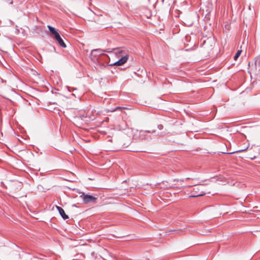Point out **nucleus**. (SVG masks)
Wrapping results in <instances>:
<instances>
[{
    "instance_id": "1",
    "label": "nucleus",
    "mask_w": 260,
    "mask_h": 260,
    "mask_svg": "<svg viewBox=\"0 0 260 260\" xmlns=\"http://www.w3.org/2000/svg\"><path fill=\"white\" fill-rule=\"evenodd\" d=\"M112 52V50H109L108 49L106 50H103L101 49H93L91 51V58L92 60H95L96 59V58L102 55L103 54V52H108V53H111Z\"/></svg>"
},
{
    "instance_id": "2",
    "label": "nucleus",
    "mask_w": 260,
    "mask_h": 260,
    "mask_svg": "<svg viewBox=\"0 0 260 260\" xmlns=\"http://www.w3.org/2000/svg\"><path fill=\"white\" fill-rule=\"evenodd\" d=\"M85 204L91 203L95 201L96 198L92 196L82 193L80 197Z\"/></svg>"
},
{
    "instance_id": "3",
    "label": "nucleus",
    "mask_w": 260,
    "mask_h": 260,
    "mask_svg": "<svg viewBox=\"0 0 260 260\" xmlns=\"http://www.w3.org/2000/svg\"><path fill=\"white\" fill-rule=\"evenodd\" d=\"M128 58V55L127 54H125L119 60L114 63L113 64L115 66H121L127 61Z\"/></svg>"
},
{
    "instance_id": "4",
    "label": "nucleus",
    "mask_w": 260,
    "mask_h": 260,
    "mask_svg": "<svg viewBox=\"0 0 260 260\" xmlns=\"http://www.w3.org/2000/svg\"><path fill=\"white\" fill-rule=\"evenodd\" d=\"M155 131L153 130L152 131H140L139 133L140 137L142 139H147L148 138L147 135L148 134L155 133Z\"/></svg>"
},
{
    "instance_id": "5",
    "label": "nucleus",
    "mask_w": 260,
    "mask_h": 260,
    "mask_svg": "<svg viewBox=\"0 0 260 260\" xmlns=\"http://www.w3.org/2000/svg\"><path fill=\"white\" fill-rule=\"evenodd\" d=\"M193 190L196 193H198L200 190H202V191H201V193H200V194L197 193V194H195L193 195H191L190 196V197L194 198V197H200V196H204L206 193L204 191H203V188H201V186L196 187L193 188Z\"/></svg>"
},
{
    "instance_id": "6",
    "label": "nucleus",
    "mask_w": 260,
    "mask_h": 260,
    "mask_svg": "<svg viewBox=\"0 0 260 260\" xmlns=\"http://www.w3.org/2000/svg\"><path fill=\"white\" fill-rule=\"evenodd\" d=\"M53 38L54 39H55L57 42H58V44L63 47V48H66V44L64 43L63 41L62 40V39L61 38L59 34H57V35H56L54 37H53Z\"/></svg>"
},
{
    "instance_id": "7",
    "label": "nucleus",
    "mask_w": 260,
    "mask_h": 260,
    "mask_svg": "<svg viewBox=\"0 0 260 260\" xmlns=\"http://www.w3.org/2000/svg\"><path fill=\"white\" fill-rule=\"evenodd\" d=\"M56 208H57L59 214H60L61 217L64 219H67L69 218L68 216L66 214L63 209L61 207H59V206H56Z\"/></svg>"
},
{
    "instance_id": "8",
    "label": "nucleus",
    "mask_w": 260,
    "mask_h": 260,
    "mask_svg": "<svg viewBox=\"0 0 260 260\" xmlns=\"http://www.w3.org/2000/svg\"><path fill=\"white\" fill-rule=\"evenodd\" d=\"M47 27L48 28L49 30H50L51 34L52 35L53 37H54L56 35L58 34V32L56 30L55 28H54L50 25H48Z\"/></svg>"
},
{
    "instance_id": "9",
    "label": "nucleus",
    "mask_w": 260,
    "mask_h": 260,
    "mask_svg": "<svg viewBox=\"0 0 260 260\" xmlns=\"http://www.w3.org/2000/svg\"><path fill=\"white\" fill-rule=\"evenodd\" d=\"M255 65L260 68V57L255 58Z\"/></svg>"
},
{
    "instance_id": "10",
    "label": "nucleus",
    "mask_w": 260,
    "mask_h": 260,
    "mask_svg": "<svg viewBox=\"0 0 260 260\" xmlns=\"http://www.w3.org/2000/svg\"><path fill=\"white\" fill-rule=\"evenodd\" d=\"M242 50H238L234 56V59L237 60L241 53Z\"/></svg>"
},
{
    "instance_id": "11",
    "label": "nucleus",
    "mask_w": 260,
    "mask_h": 260,
    "mask_svg": "<svg viewBox=\"0 0 260 260\" xmlns=\"http://www.w3.org/2000/svg\"><path fill=\"white\" fill-rule=\"evenodd\" d=\"M157 127L159 130H161L163 129V125L161 124H159L158 125Z\"/></svg>"
},
{
    "instance_id": "12",
    "label": "nucleus",
    "mask_w": 260,
    "mask_h": 260,
    "mask_svg": "<svg viewBox=\"0 0 260 260\" xmlns=\"http://www.w3.org/2000/svg\"><path fill=\"white\" fill-rule=\"evenodd\" d=\"M123 51L122 50H119V51H118L117 52H115V54H122L123 53Z\"/></svg>"
},
{
    "instance_id": "13",
    "label": "nucleus",
    "mask_w": 260,
    "mask_h": 260,
    "mask_svg": "<svg viewBox=\"0 0 260 260\" xmlns=\"http://www.w3.org/2000/svg\"><path fill=\"white\" fill-rule=\"evenodd\" d=\"M246 149L247 148L244 149L239 150L236 151V152L243 151H245Z\"/></svg>"
},
{
    "instance_id": "14",
    "label": "nucleus",
    "mask_w": 260,
    "mask_h": 260,
    "mask_svg": "<svg viewBox=\"0 0 260 260\" xmlns=\"http://www.w3.org/2000/svg\"><path fill=\"white\" fill-rule=\"evenodd\" d=\"M165 134H166V132H162L160 133V135L163 136V135H165Z\"/></svg>"
},
{
    "instance_id": "15",
    "label": "nucleus",
    "mask_w": 260,
    "mask_h": 260,
    "mask_svg": "<svg viewBox=\"0 0 260 260\" xmlns=\"http://www.w3.org/2000/svg\"><path fill=\"white\" fill-rule=\"evenodd\" d=\"M198 185H200V186H203V185H204L205 184H198Z\"/></svg>"
},
{
    "instance_id": "16",
    "label": "nucleus",
    "mask_w": 260,
    "mask_h": 260,
    "mask_svg": "<svg viewBox=\"0 0 260 260\" xmlns=\"http://www.w3.org/2000/svg\"><path fill=\"white\" fill-rule=\"evenodd\" d=\"M206 43V41H204V44H205Z\"/></svg>"
}]
</instances>
